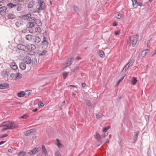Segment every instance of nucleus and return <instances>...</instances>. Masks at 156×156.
Instances as JSON below:
<instances>
[{
	"label": "nucleus",
	"mask_w": 156,
	"mask_h": 156,
	"mask_svg": "<svg viewBox=\"0 0 156 156\" xmlns=\"http://www.w3.org/2000/svg\"><path fill=\"white\" fill-rule=\"evenodd\" d=\"M18 126V124L16 122L10 121L4 122L0 124V127H3V130L16 128Z\"/></svg>",
	"instance_id": "1"
},
{
	"label": "nucleus",
	"mask_w": 156,
	"mask_h": 156,
	"mask_svg": "<svg viewBox=\"0 0 156 156\" xmlns=\"http://www.w3.org/2000/svg\"><path fill=\"white\" fill-rule=\"evenodd\" d=\"M45 4L43 1L38 0L37 2L35 12L39 13L45 9Z\"/></svg>",
	"instance_id": "2"
},
{
	"label": "nucleus",
	"mask_w": 156,
	"mask_h": 156,
	"mask_svg": "<svg viewBox=\"0 0 156 156\" xmlns=\"http://www.w3.org/2000/svg\"><path fill=\"white\" fill-rule=\"evenodd\" d=\"M7 7L5 6H2L0 4V14L2 16H5L6 14Z\"/></svg>",
	"instance_id": "3"
},
{
	"label": "nucleus",
	"mask_w": 156,
	"mask_h": 156,
	"mask_svg": "<svg viewBox=\"0 0 156 156\" xmlns=\"http://www.w3.org/2000/svg\"><path fill=\"white\" fill-rule=\"evenodd\" d=\"M36 48L35 46L33 44H29L26 45V51H33Z\"/></svg>",
	"instance_id": "4"
},
{
	"label": "nucleus",
	"mask_w": 156,
	"mask_h": 156,
	"mask_svg": "<svg viewBox=\"0 0 156 156\" xmlns=\"http://www.w3.org/2000/svg\"><path fill=\"white\" fill-rule=\"evenodd\" d=\"M139 35L137 34H136L133 37V39L132 41V46L133 47H134L136 45L137 42L138 40Z\"/></svg>",
	"instance_id": "5"
},
{
	"label": "nucleus",
	"mask_w": 156,
	"mask_h": 156,
	"mask_svg": "<svg viewBox=\"0 0 156 156\" xmlns=\"http://www.w3.org/2000/svg\"><path fill=\"white\" fill-rule=\"evenodd\" d=\"M31 16L30 13H28L26 15H22L20 16V18L23 20H28L29 21V18Z\"/></svg>",
	"instance_id": "6"
},
{
	"label": "nucleus",
	"mask_w": 156,
	"mask_h": 156,
	"mask_svg": "<svg viewBox=\"0 0 156 156\" xmlns=\"http://www.w3.org/2000/svg\"><path fill=\"white\" fill-rule=\"evenodd\" d=\"M17 48L20 50L26 51V45L23 44H18L17 45Z\"/></svg>",
	"instance_id": "7"
},
{
	"label": "nucleus",
	"mask_w": 156,
	"mask_h": 156,
	"mask_svg": "<svg viewBox=\"0 0 156 156\" xmlns=\"http://www.w3.org/2000/svg\"><path fill=\"white\" fill-rule=\"evenodd\" d=\"M23 61L25 63L29 64L31 62V60L30 58L27 56L25 57L23 59Z\"/></svg>",
	"instance_id": "8"
},
{
	"label": "nucleus",
	"mask_w": 156,
	"mask_h": 156,
	"mask_svg": "<svg viewBox=\"0 0 156 156\" xmlns=\"http://www.w3.org/2000/svg\"><path fill=\"white\" fill-rule=\"evenodd\" d=\"M32 39L34 43H38L41 40V38L37 36H33Z\"/></svg>",
	"instance_id": "9"
},
{
	"label": "nucleus",
	"mask_w": 156,
	"mask_h": 156,
	"mask_svg": "<svg viewBox=\"0 0 156 156\" xmlns=\"http://www.w3.org/2000/svg\"><path fill=\"white\" fill-rule=\"evenodd\" d=\"M38 152V148L35 147L32 150L29 152L28 154L30 155H34Z\"/></svg>",
	"instance_id": "10"
},
{
	"label": "nucleus",
	"mask_w": 156,
	"mask_h": 156,
	"mask_svg": "<svg viewBox=\"0 0 156 156\" xmlns=\"http://www.w3.org/2000/svg\"><path fill=\"white\" fill-rule=\"evenodd\" d=\"M74 58H73L68 59L66 64L65 65V68L69 66L71 64Z\"/></svg>",
	"instance_id": "11"
},
{
	"label": "nucleus",
	"mask_w": 156,
	"mask_h": 156,
	"mask_svg": "<svg viewBox=\"0 0 156 156\" xmlns=\"http://www.w3.org/2000/svg\"><path fill=\"white\" fill-rule=\"evenodd\" d=\"M35 132V129H33L28 130L25 132L24 135L26 136H29Z\"/></svg>",
	"instance_id": "12"
},
{
	"label": "nucleus",
	"mask_w": 156,
	"mask_h": 156,
	"mask_svg": "<svg viewBox=\"0 0 156 156\" xmlns=\"http://www.w3.org/2000/svg\"><path fill=\"white\" fill-rule=\"evenodd\" d=\"M34 23L29 21V22L27 23V27L28 28H30L34 27L35 26Z\"/></svg>",
	"instance_id": "13"
},
{
	"label": "nucleus",
	"mask_w": 156,
	"mask_h": 156,
	"mask_svg": "<svg viewBox=\"0 0 156 156\" xmlns=\"http://www.w3.org/2000/svg\"><path fill=\"white\" fill-rule=\"evenodd\" d=\"M9 86V84L6 83H1L0 84V89H5L8 87Z\"/></svg>",
	"instance_id": "14"
},
{
	"label": "nucleus",
	"mask_w": 156,
	"mask_h": 156,
	"mask_svg": "<svg viewBox=\"0 0 156 156\" xmlns=\"http://www.w3.org/2000/svg\"><path fill=\"white\" fill-rule=\"evenodd\" d=\"M35 4V2L34 1H31L29 2L28 5V7L29 8H31L33 7Z\"/></svg>",
	"instance_id": "15"
},
{
	"label": "nucleus",
	"mask_w": 156,
	"mask_h": 156,
	"mask_svg": "<svg viewBox=\"0 0 156 156\" xmlns=\"http://www.w3.org/2000/svg\"><path fill=\"white\" fill-rule=\"evenodd\" d=\"M20 67L21 69L24 70L26 68V66L24 63L22 62L20 64Z\"/></svg>",
	"instance_id": "16"
},
{
	"label": "nucleus",
	"mask_w": 156,
	"mask_h": 156,
	"mask_svg": "<svg viewBox=\"0 0 156 156\" xmlns=\"http://www.w3.org/2000/svg\"><path fill=\"white\" fill-rule=\"evenodd\" d=\"M27 153L23 151H20L18 154V156H27Z\"/></svg>",
	"instance_id": "17"
},
{
	"label": "nucleus",
	"mask_w": 156,
	"mask_h": 156,
	"mask_svg": "<svg viewBox=\"0 0 156 156\" xmlns=\"http://www.w3.org/2000/svg\"><path fill=\"white\" fill-rule=\"evenodd\" d=\"M34 23L36 24L38 26H40L42 25V23L41 21L38 19H36Z\"/></svg>",
	"instance_id": "18"
},
{
	"label": "nucleus",
	"mask_w": 156,
	"mask_h": 156,
	"mask_svg": "<svg viewBox=\"0 0 156 156\" xmlns=\"http://www.w3.org/2000/svg\"><path fill=\"white\" fill-rule=\"evenodd\" d=\"M25 95V93L23 91H21L17 94L18 97L20 98L24 97Z\"/></svg>",
	"instance_id": "19"
},
{
	"label": "nucleus",
	"mask_w": 156,
	"mask_h": 156,
	"mask_svg": "<svg viewBox=\"0 0 156 156\" xmlns=\"http://www.w3.org/2000/svg\"><path fill=\"white\" fill-rule=\"evenodd\" d=\"M16 5L15 4H13L12 3H9L7 5V6L9 8L12 9L13 7L16 6Z\"/></svg>",
	"instance_id": "20"
},
{
	"label": "nucleus",
	"mask_w": 156,
	"mask_h": 156,
	"mask_svg": "<svg viewBox=\"0 0 156 156\" xmlns=\"http://www.w3.org/2000/svg\"><path fill=\"white\" fill-rule=\"evenodd\" d=\"M26 39L28 41H31L33 38V36L30 34L27 35L25 37Z\"/></svg>",
	"instance_id": "21"
},
{
	"label": "nucleus",
	"mask_w": 156,
	"mask_h": 156,
	"mask_svg": "<svg viewBox=\"0 0 156 156\" xmlns=\"http://www.w3.org/2000/svg\"><path fill=\"white\" fill-rule=\"evenodd\" d=\"M23 24V21L21 20H18L15 23L17 27H19Z\"/></svg>",
	"instance_id": "22"
},
{
	"label": "nucleus",
	"mask_w": 156,
	"mask_h": 156,
	"mask_svg": "<svg viewBox=\"0 0 156 156\" xmlns=\"http://www.w3.org/2000/svg\"><path fill=\"white\" fill-rule=\"evenodd\" d=\"M134 61V59H133L130 60L129 62L127 63V65L129 67L133 65Z\"/></svg>",
	"instance_id": "23"
},
{
	"label": "nucleus",
	"mask_w": 156,
	"mask_h": 156,
	"mask_svg": "<svg viewBox=\"0 0 156 156\" xmlns=\"http://www.w3.org/2000/svg\"><path fill=\"white\" fill-rule=\"evenodd\" d=\"M8 17L9 19H13L16 17V16L15 15L10 13L8 15Z\"/></svg>",
	"instance_id": "24"
},
{
	"label": "nucleus",
	"mask_w": 156,
	"mask_h": 156,
	"mask_svg": "<svg viewBox=\"0 0 156 156\" xmlns=\"http://www.w3.org/2000/svg\"><path fill=\"white\" fill-rule=\"evenodd\" d=\"M56 141L57 142V146L59 148H62L63 145L60 142L59 140L58 139H56Z\"/></svg>",
	"instance_id": "25"
},
{
	"label": "nucleus",
	"mask_w": 156,
	"mask_h": 156,
	"mask_svg": "<svg viewBox=\"0 0 156 156\" xmlns=\"http://www.w3.org/2000/svg\"><path fill=\"white\" fill-rule=\"evenodd\" d=\"M42 151L45 155H47V151L45 149V147L43 145L42 147Z\"/></svg>",
	"instance_id": "26"
},
{
	"label": "nucleus",
	"mask_w": 156,
	"mask_h": 156,
	"mask_svg": "<svg viewBox=\"0 0 156 156\" xmlns=\"http://www.w3.org/2000/svg\"><path fill=\"white\" fill-rule=\"evenodd\" d=\"M132 2L133 5L134 7L135 8H137V5H136V4H137V2L136 0H131Z\"/></svg>",
	"instance_id": "27"
},
{
	"label": "nucleus",
	"mask_w": 156,
	"mask_h": 156,
	"mask_svg": "<svg viewBox=\"0 0 156 156\" xmlns=\"http://www.w3.org/2000/svg\"><path fill=\"white\" fill-rule=\"evenodd\" d=\"M136 78L135 77H133L132 78V81L131 83V84L134 85L137 82Z\"/></svg>",
	"instance_id": "28"
},
{
	"label": "nucleus",
	"mask_w": 156,
	"mask_h": 156,
	"mask_svg": "<svg viewBox=\"0 0 156 156\" xmlns=\"http://www.w3.org/2000/svg\"><path fill=\"white\" fill-rule=\"evenodd\" d=\"M10 66L12 69L14 70L16 69L17 68V66L15 65V63H12Z\"/></svg>",
	"instance_id": "29"
},
{
	"label": "nucleus",
	"mask_w": 156,
	"mask_h": 156,
	"mask_svg": "<svg viewBox=\"0 0 156 156\" xmlns=\"http://www.w3.org/2000/svg\"><path fill=\"white\" fill-rule=\"evenodd\" d=\"M121 14L120 12H118L116 14L115 16L116 18L118 19H120L121 17Z\"/></svg>",
	"instance_id": "30"
},
{
	"label": "nucleus",
	"mask_w": 156,
	"mask_h": 156,
	"mask_svg": "<svg viewBox=\"0 0 156 156\" xmlns=\"http://www.w3.org/2000/svg\"><path fill=\"white\" fill-rule=\"evenodd\" d=\"M79 67L78 66L75 67L73 69H71L72 73H74L76 71L79 69Z\"/></svg>",
	"instance_id": "31"
},
{
	"label": "nucleus",
	"mask_w": 156,
	"mask_h": 156,
	"mask_svg": "<svg viewBox=\"0 0 156 156\" xmlns=\"http://www.w3.org/2000/svg\"><path fill=\"white\" fill-rule=\"evenodd\" d=\"M94 137L95 138L98 140L101 138V136L98 133H96V134L94 135Z\"/></svg>",
	"instance_id": "32"
},
{
	"label": "nucleus",
	"mask_w": 156,
	"mask_h": 156,
	"mask_svg": "<svg viewBox=\"0 0 156 156\" xmlns=\"http://www.w3.org/2000/svg\"><path fill=\"white\" fill-rule=\"evenodd\" d=\"M36 19L35 17H31L30 16L29 18V21L34 23Z\"/></svg>",
	"instance_id": "33"
},
{
	"label": "nucleus",
	"mask_w": 156,
	"mask_h": 156,
	"mask_svg": "<svg viewBox=\"0 0 156 156\" xmlns=\"http://www.w3.org/2000/svg\"><path fill=\"white\" fill-rule=\"evenodd\" d=\"M98 54L99 56L102 58H103L105 56L104 52L102 51H100Z\"/></svg>",
	"instance_id": "34"
},
{
	"label": "nucleus",
	"mask_w": 156,
	"mask_h": 156,
	"mask_svg": "<svg viewBox=\"0 0 156 156\" xmlns=\"http://www.w3.org/2000/svg\"><path fill=\"white\" fill-rule=\"evenodd\" d=\"M86 105L87 106L89 107L90 108H91V104L90 101L89 100H87L86 101Z\"/></svg>",
	"instance_id": "35"
},
{
	"label": "nucleus",
	"mask_w": 156,
	"mask_h": 156,
	"mask_svg": "<svg viewBox=\"0 0 156 156\" xmlns=\"http://www.w3.org/2000/svg\"><path fill=\"white\" fill-rule=\"evenodd\" d=\"M148 50V49H146L144 51H143L141 53V55L142 57H144L146 54L147 52V51Z\"/></svg>",
	"instance_id": "36"
},
{
	"label": "nucleus",
	"mask_w": 156,
	"mask_h": 156,
	"mask_svg": "<svg viewBox=\"0 0 156 156\" xmlns=\"http://www.w3.org/2000/svg\"><path fill=\"white\" fill-rule=\"evenodd\" d=\"M35 31L36 32L39 33L41 32V29L39 27H36L35 29Z\"/></svg>",
	"instance_id": "37"
},
{
	"label": "nucleus",
	"mask_w": 156,
	"mask_h": 156,
	"mask_svg": "<svg viewBox=\"0 0 156 156\" xmlns=\"http://www.w3.org/2000/svg\"><path fill=\"white\" fill-rule=\"evenodd\" d=\"M129 67V66H128L127 65H126L124 67L122 70V72L123 73H125L126 70L128 69Z\"/></svg>",
	"instance_id": "38"
},
{
	"label": "nucleus",
	"mask_w": 156,
	"mask_h": 156,
	"mask_svg": "<svg viewBox=\"0 0 156 156\" xmlns=\"http://www.w3.org/2000/svg\"><path fill=\"white\" fill-rule=\"evenodd\" d=\"M68 75V73L65 72L63 73V78L64 79H65L66 76Z\"/></svg>",
	"instance_id": "39"
},
{
	"label": "nucleus",
	"mask_w": 156,
	"mask_h": 156,
	"mask_svg": "<svg viewBox=\"0 0 156 156\" xmlns=\"http://www.w3.org/2000/svg\"><path fill=\"white\" fill-rule=\"evenodd\" d=\"M110 128V126H109L106 127H105L103 129V132L108 131L107 130L109 129Z\"/></svg>",
	"instance_id": "40"
},
{
	"label": "nucleus",
	"mask_w": 156,
	"mask_h": 156,
	"mask_svg": "<svg viewBox=\"0 0 156 156\" xmlns=\"http://www.w3.org/2000/svg\"><path fill=\"white\" fill-rule=\"evenodd\" d=\"M125 76H123L120 79H119L118 81L117 82V85H118L119 84V83L121 81H122V80H123V79H124V78Z\"/></svg>",
	"instance_id": "41"
},
{
	"label": "nucleus",
	"mask_w": 156,
	"mask_h": 156,
	"mask_svg": "<svg viewBox=\"0 0 156 156\" xmlns=\"http://www.w3.org/2000/svg\"><path fill=\"white\" fill-rule=\"evenodd\" d=\"M98 143H99V144L97 145V147H98L101 144H102L103 143L102 141L101 140V139H99L98 140Z\"/></svg>",
	"instance_id": "42"
},
{
	"label": "nucleus",
	"mask_w": 156,
	"mask_h": 156,
	"mask_svg": "<svg viewBox=\"0 0 156 156\" xmlns=\"http://www.w3.org/2000/svg\"><path fill=\"white\" fill-rule=\"evenodd\" d=\"M22 76V75L21 74L18 73H16V78L17 77L20 78Z\"/></svg>",
	"instance_id": "43"
},
{
	"label": "nucleus",
	"mask_w": 156,
	"mask_h": 156,
	"mask_svg": "<svg viewBox=\"0 0 156 156\" xmlns=\"http://www.w3.org/2000/svg\"><path fill=\"white\" fill-rule=\"evenodd\" d=\"M101 114L98 113L96 115V118L98 119H100L101 117Z\"/></svg>",
	"instance_id": "44"
},
{
	"label": "nucleus",
	"mask_w": 156,
	"mask_h": 156,
	"mask_svg": "<svg viewBox=\"0 0 156 156\" xmlns=\"http://www.w3.org/2000/svg\"><path fill=\"white\" fill-rule=\"evenodd\" d=\"M32 64H36L37 63V59L35 58L33 59L32 60V62H31Z\"/></svg>",
	"instance_id": "45"
},
{
	"label": "nucleus",
	"mask_w": 156,
	"mask_h": 156,
	"mask_svg": "<svg viewBox=\"0 0 156 156\" xmlns=\"http://www.w3.org/2000/svg\"><path fill=\"white\" fill-rule=\"evenodd\" d=\"M104 132V134L103 135V136L104 138H105L106 136H107L108 134V131H105V132Z\"/></svg>",
	"instance_id": "46"
},
{
	"label": "nucleus",
	"mask_w": 156,
	"mask_h": 156,
	"mask_svg": "<svg viewBox=\"0 0 156 156\" xmlns=\"http://www.w3.org/2000/svg\"><path fill=\"white\" fill-rule=\"evenodd\" d=\"M46 51L45 50H43L39 54L40 55H45Z\"/></svg>",
	"instance_id": "47"
},
{
	"label": "nucleus",
	"mask_w": 156,
	"mask_h": 156,
	"mask_svg": "<svg viewBox=\"0 0 156 156\" xmlns=\"http://www.w3.org/2000/svg\"><path fill=\"white\" fill-rule=\"evenodd\" d=\"M44 105V103L42 102L41 101V102H39V104H38V106L39 107H43Z\"/></svg>",
	"instance_id": "48"
},
{
	"label": "nucleus",
	"mask_w": 156,
	"mask_h": 156,
	"mask_svg": "<svg viewBox=\"0 0 156 156\" xmlns=\"http://www.w3.org/2000/svg\"><path fill=\"white\" fill-rule=\"evenodd\" d=\"M73 9H74V10L75 11H77L78 10V6H77L76 5H74L73 6Z\"/></svg>",
	"instance_id": "49"
},
{
	"label": "nucleus",
	"mask_w": 156,
	"mask_h": 156,
	"mask_svg": "<svg viewBox=\"0 0 156 156\" xmlns=\"http://www.w3.org/2000/svg\"><path fill=\"white\" fill-rule=\"evenodd\" d=\"M11 77L13 78L14 77H16V74L14 73H12L10 75Z\"/></svg>",
	"instance_id": "50"
},
{
	"label": "nucleus",
	"mask_w": 156,
	"mask_h": 156,
	"mask_svg": "<svg viewBox=\"0 0 156 156\" xmlns=\"http://www.w3.org/2000/svg\"><path fill=\"white\" fill-rule=\"evenodd\" d=\"M134 134L135 135L134 137L138 138V136L139 134V132L137 131V132H135L134 133Z\"/></svg>",
	"instance_id": "51"
},
{
	"label": "nucleus",
	"mask_w": 156,
	"mask_h": 156,
	"mask_svg": "<svg viewBox=\"0 0 156 156\" xmlns=\"http://www.w3.org/2000/svg\"><path fill=\"white\" fill-rule=\"evenodd\" d=\"M27 115H23V116H21V117H20V118H23V119H26L27 117Z\"/></svg>",
	"instance_id": "52"
},
{
	"label": "nucleus",
	"mask_w": 156,
	"mask_h": 156,
	"mask_svg": "<svg viewBox=\"0 0 156 156\" xmlns=\"http://www.w3.org/2000/svg\"><path fill=\"white\" fill-rule=\"evenodd\" d=\"M55 156H61L60 153L58 151H56L55 152Z\"/></svg>",
	"instance_id": "53"
},
{
	"label": "nucleus",
	"mask_w": 156,
	"mask_h": 156,
	"mask_svg": "<svg viewBox=\"0 0 156 156\" xmlns=\"http://www.w3.org/2000/svg\"><path fill=\"white\" fill-rule=\"evenodd\" d=\"M131 41V37L130 36H129L128 37V38L127 39V42L128 43H130Z\"/></svg>",
	"instance_id": "54"
},
{
	"label": "nucleus",
	"mask_w": 156,
	"mask_h": 156,
	"mask_svg": "<svg viewBox=\"0 0 156 156\" xmlns=\"http://www.w3.org/2000/svg\"><path fill=\"white\" fill-rule=\"evenodd\" d=\"M8 136V135L6 134H3L0 137V138H4L5 137H6Z\"/></svg>",
	"instance_id": "55"
},
{
	"label": "nucleus",
	"mask_w": 156,
	"mask_h": 156,
	"mask_svg": "<svg viewBox=\"0 0 156 156\" xmlns=\"http://www.w3.org/2000/svg\"><path fill=\"white\" fill-rule=\"evenodd\" d=\"M28 30L27 29H24L22 30V32L23 33H27Z\"/></svg>",
	"instance_id": "56"
},
{
	"label": "nucleus",
	"mask_w": 156,
	"mask_h": 156,
	"mask_svg": "<svg viewBox=\"0 0 156 156\" xmlns=\"http://www.w3.org/2000/svg\"><path fill=\"white\" fill-rule=\"evenodd\" d=\"M137 5H138V6H141L143 5V3L141 2H137Z\"/></svg>",
	"instance_id": "57"
},
{
	"label": "nucleus",
	"mask_w": 156,
	"mask_h": 156,
	"mask_svg": "<svg viewBox=\"0 0 156 156\" xmlns=\"http://www.w3.org/2000/svg\"><path fill=\"white\" fill-rule=\"evenodd\" d=\"M96 104V102L94 103L92 105H91V108H94V107H95Z\"/></svg>",
	"instance_id": "58"
},
{
	"label": "nucleus",
	"mask_w": 156,
	"mask_h": 156,
	"mask_svg": "<svg viewBox=\"0 0 156 156\" xmlns=\"http://www.w3.org/2000/svg\"><path fill=\"white\" fill-rule=\"evenodd\" d=\"M44 40L42 41V43H43L44 42H46L47 43H48V41H47L46 40V38L45 37H44L43 38Z\"/></svg>",
	"instance_id": "59"
},
{
	"label": "nucleus",
	"mask_w": 156,
	"mask_h": 156,
	"mask_svg": "<svg viewBox=\"0 0 156 156\" xmlns=\"http://www.w3.org/2000/svg\"><path fill=\"white\" fill-rule=\"evenodd\" d=\"M115 34L116 35H119L120 33V32L119 31H116L115 32Z\"/></svg>",
	"instance_id": "60"
},
{
	"label": "nucleus",
	"mask_w": 156,
	"mask_h": 156,
	"mask_svg": "<svg viewBox=\"0 0 156 156\" xmlns=\"http://www.w3.org/2000/svg\"><path fill=\"white\" fill-rule=\"evenodd\" d=\"M108 139H107L106 140L104 141L103 142L104 143H107L108 144Z\"/></svg>",
	"instance_id": "61"
},
{
	"label": "nucleus",
	"mask_w": 156,
	"mask_h": 156,
	"mask_svg": "<svg viewBox=\"0 0 156 156\" xmlns=\"http://www.w3.org/2000/svg\"><path fill=\"white\" fill-rule=\"evenodd\" d=\"M112 25H113V26H117V23L115 22H114L113 23Z\"/></svg>",
	"instance_id": "62"
},
{
	"label": "nucleus",
	"mask_w": 156,
	"mask_h": 156,
	"mask_svg": "<svg viewBox=\"0 0 156 156\" xmlns=\"http://www.w3.org/2000/svg\"><path fill=\"white\" fill-rule=\"evenodd\" d=\"M85 85H86V84L85 83H82V87L83 88H84V87L85 86Z\"/></svg>",
	"instance_id": "63"
},
{
	"label": "nucleus",
	"mask_w": 156,
	"mask_h": 156,
	"mask_svg": "<svg viewBox=\"0 0 156 156\" xmlns=\"http://www.w3.org/2000/svg\"><path fill=\"white\" fill-rule=\"evenodd\" d=\"M29 32L31 34H33V30H28Z\"/></svg>",
	"instance_id": "64"
}]
</instances>
